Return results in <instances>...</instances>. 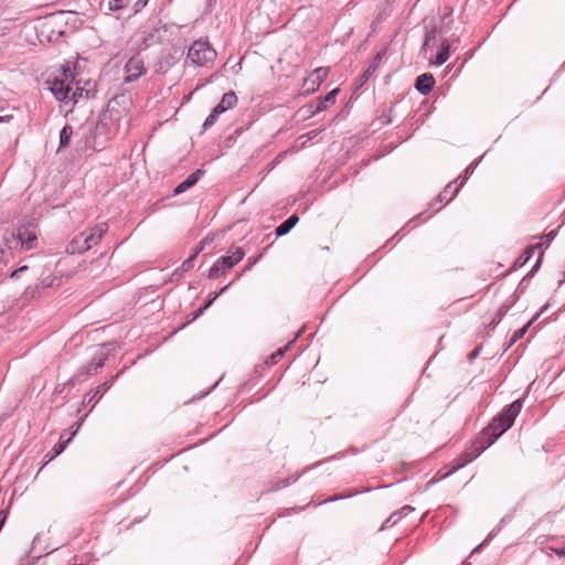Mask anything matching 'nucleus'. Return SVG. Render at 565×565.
<instances>
[{
	"mask_svg": "<svg viewBox=\"0 0 565 565\" xmlns=\"http://www.w3.org/2000/svg\"><path fill=\"white\" fill-rule=\"evenodd\" d=\"M523 403L524 397H520L505 405L470 441V445L449 463L452 467V471L457 472L472 462L505 434L521 413Z\"/></svg>",
	"mask_w": 565,
	"mask_h": 565,
	"instance_id": "1",
	"label": "nucleus"
},
{
	"mask_svg": "<svg viewBox=\"0 0 565 565\" xmlns=\"http://www.w3.org/2000/svg\"><path fill=\"white\" fill-rule=\"evenodd\" d=\"M78 62L67 61L51 72L46 84L51 93L58 102H72L74 105L86 103L95 95V84L90 81L81 85L78 75Z\"/></svg>",
	"mask_w": 565,
	"mask_h": 565,
	"instance_id": "2",
	"label": "nucleus"
},
{
	"mask_svg": "<svg viewBox=\"0 0 565 565\" xmlns=\"http://www.w3.org/2000/svg\"><path fill=\"white\" fill-rule=\"evenodd\" d=\"M115 108H102L100 114L94 126H88L85 134V147L94 151H102L107 147L109 141V124L111 111Z\"/></svg>",
	"mask_w": 565,
	"mask_h": 565,
	"instance_id": "3",
	"label": "nucleus"
},
{
	"mask_svg": "<svg viewBox=\"0 0 565 565\" xmlns=\"http://www.w3.org/2000/svg\"><path fill=\"white\" fill-rule=\"evenodd\" d=\"M108 226L106 223H98L89 230L88 233L82 232L76 235L67 245L66 252L68 254H83L97 245L103 235L107 232Z\"/></svg>",
	"mask_w": 565,
	"mask_h": 565,
	"instance_id": "4",
	"label": "nucleus"
},
{
	"mask_svg": "<svg viewBox=\"0 0 565 565\" xmlns=\"http://www.w3.org/2000/svg\"><path fill=\"white\" fill-rule=\"evenodd\" d=\"M188 58L195 66L207 67L216 58V51L207 41H195L188 51Z\"/></svg>",
	"mask_w": 565,
	"mask_h": 565,
	"instance_id": "5",
	"label": "nucleus"
},
{
	"mask_svg": "<svg viewBox=\"0 0 565 565\" xmlns=\"http://www.w3.org/2000/svg\"><path fill=\"white\" fill-rule=\"evenodd\" d=\"M125 370H126V367L121 369L117 374L109 376L102 384H99L95 388L87 392L83 397L82 406L83 407L89 406L88 413H90L95 408L96 404L103 398L105 393L108 390H110V387L114 385V383L125 372Z\"/></svg>",
	"mask_w": 565,
	"mask_h": 565,
	"instance_id": "6",
	"label": "nucleus"
},
{
	"mask_svg": "<svg viewBox=\"0 0 565 565\" xmlns=\"http://www.w3.org/2000/svg\"><path fill=\"white\" fill-rule=\"evenodd\" d=\"M12 238L20 244V248L31 250L38 246V234L35 226L31 223L19 225L12 233Z\"/></svg>",
	"mask_w": 565,
	"mask_h": 565,
	"instance_id": "7",
	"label": "nucleus"
},
{
	"mask_svg": "<svg viewBox=\"0 0 565 565\" xmlns=\"http://www.w3.org/2000/svg\"><path fill=\"white\" fill-rule=\"evenodd\" d=\"M329 74L328 67L316 68L305 81L302 89L305 94L313 93Z\"/></svg>",
	"mask_w": 565,
	"mask_h": 565,
	"instance_id": "8",
	"label": "nucleus"
},
{
	"mask_svg": "<svg viewBox=\"0 0 565 565\" xmlns=\"http://www.w3.org/2000/svg\"><path fill=\"white\" fill-rule=\"evenodd\" d=\"M487 153H488V151H486L480 158L473 160L463 170V172L456 180H454L456 182V186L454 188V190L451 192V195L448 199V201H452L456 198V195L459 193L460 189L466 184V182L468 181L470 175L473 173V171L477 169V167L480 164V162L482 161V159L484 158V156Z\"/></svg>",
	"mask_w": 565,
	"mask_h": 565,
	"instance_id": "9",
	"label": "nucleus"
},
{
	"mask_svg": "<svg viewBox=\"0 0 565 565\" xmlns=\"http://www.w3.org/2000/svg\"><path fill=\"white\" fill-rule=\"evenodd\" d=\"M542 262H543V253L539 254L537 259L534 263V265L532 266V268L520 280L519 285L516 286V288L514 290V292L512 294L514 296V299H520V297L525 292L530 281H531V279L534 277V275L541 268Z\"/></svg>",
	"mask_w": 565,
	"mask_h": 565,
	"instance_id": "10",
	"label": "nucleus"
},
{
	"mask_svg": "<svg viewBox=\"0 0 565 565\" xmlns=\"http://www.w3.org/2000/svg\"><path fill=\"white\" fill-rule=\"evenodd\" d=\"M205 174L204 169H196L193 172H191L183 181H181L179 184H177L172 190V195L177 196L180 195L191 188H193L200 179Z\"/></svg>",
	"mask_w": 565,
	"mask_h": 565,
	"instance_id": "11",
	"label": "nucleus"
},
{
	"mask_svg": "<svg viewBox=\"0 0 565 565\" xmlns=\"http://www.w3.org/2000/svg\"><path fill=\"white\" fill-rule=\"evenodd\" d=\"M105 362L106 356L104 354L100 356L93 354L90 361L78 369L77 374L85 381L87 377L95 375L104 366Z\"/></svg>",
	"mask_w": 565,
	"mask_h": 565,
	"instance_id": "12",
	"label": "nucleus"
},
{
	"mask_svg": "<svg viewBox=\"0 0 565 565\" xmlns=\"http://www.w3.org/2000/svg\"><path fill=\"white\" fill-rule=\"evenodd\" d=\"M233 267H234V265L231 262V257H228L226 255H222L210 267L209 273H207V278L211 280L217 279L218 277L224 275L227 270L232 269Z\"/></svg>",
	"mask_w": 565,
	"mask_h": 565,
	"instance_id": "13",
	"label": "nucleus"
},
{
	"mask_svg": "<svg viewBox=\"0 0 565 565\" xmlns=\"http://www.w3.org/2000/svg\"><path fill=\"white\" fill-rule=\"evenodd\" d=\"M146 72L143 62L138 57L130 58L125 65V82H134Z\"/></svg>",
	"mask_w": 565,
	"mask_h": 565,
	"instance_id": "14",
	"label": "nucleus"
},
{
	"mask_svg": "<svg viewBox=\"0 0 565 565\" xmlns=\"http://www.w3.org/2000/svg\"><path fill=\"white\" fill-rule=\"evenodd\" d=\"M415 510L412 505H404L401 509L394 511L381 525L380 531H385L387 529L396 525L403 518L407 516Z\"/></svg>",
	"mask_w": 565,
	"mask_h": 565,
	"instance_id": "15",
	"label": "nucleus"
},
{
	"mask_svg": "<svg viewBox=\"0 0 565 565\" xmlns=\"http://www.w3.org/2000/svg\"><path fill=\"white\" fill-rule=\"evenodd\" d=\"M195 260V254H191L184 259L178 268H175L171 275L163 280V284L172 282L182 277V275L193 268Z\"/></svg>",
	"mask_w": 565,
	"mask_h": 565,
	"instance_id": "16",
	"label": "nucleus"
},
{
	"mask_svg": "<svg viewBox=\"0 0 565 565\" xmlns=\"http://www.w3.org/2000/svg\"><path fill=\"white\" fill-rule=\"evenodd\" d=\"M551 307V302H546L541 309L520 329L515 330L512 334V343L521 340L524 334L527 332L529 328L539 319V317L544 313Z\"/></svg>",
	"mask_w": 565,
	"mask_h": 565,
	"instance_id": "17",
	"label": "nucleus"
},
{
	"mask_svg": "<svg viewBox=\"0 0 565 565\" xmlns=\"http://www.w3.org/2000/svg\"><path fill=\"white\" fill-rule=\"evenodd\" d=\"M440 49L436 56L430 58V63L437 66L443 65L449 58L450 41L448 39H439Z\"/></svg>",
	"mask_w": 565,
	"mask_h": 565,
	"instance_id": "18",
	"label": "nucleus"
},
{
	"mask_svg": "<svg viewBox=\"0 0 565 565\" xmlns=\"http://www.w3.org/2000/svg\"><path fill=\"white\" fill-rule=\"evenodd\" d=\"M322 462L323 461H318V462H316L313 465L307 466L300 472H298L296 475H292V476H289V477H287L285 479L279 480V481H276L278 489L281 490L284 488H287V487L296 483L305 473H307L308 471L312 470L313 468L320 466Z\"/></svg>",
	"mask_w": 565,
	"mask_h": 565,
	"instance_id": "19",
	"label": "nucleus"
},
{
	"mask_svg": "<svg viewBox=\"0 0 565 565\" xmlns=\"http://www.w3.org/2000/svg\"><path fill=\"white\" fill-rule=\"evenodd\" d=\"M299 222L297 214H291L282 223L275 228L276 237H282L287 235Z\"/></svg>",
	"mask_w": 565,
	"mask_h": 565,
	"instance_id": "20",
	"label": "nucleus"
},
{
	"mask_svg": "<svg viewBox=\"0 0 565 565\" xmlns=\"http://www.w3.org/2000/svg\"><path fill=\"white\" fill-rule=\"evenodd\" d=\"M518 300L519 299H514V296L511 295L510 298L498 308V310L493 315V328H497V326L501 322L503 317L516 303Z\"/></svg>",
	"mask_w": 565,
	"mask_h": 565,
	"instance_id": "21",
	"label": "nucleus"
},
{
	"mask_svg": "<svg viewBox=\"0 0 565 565\" xmlns=\"http://www.w3.org/2000/svg\"><path fill=\"white\" fill-rule=\"evenodd\" d=\"M40 540H41L40 534H36L33 537L32 546H31L30 551L21 557L19 565H34L35 562L42 556V554L31 556L34 553L36 544L40 542Z\"/></svg>",
	"mask_w": 565,
	"mask_h": 565,
	"instance_id": "22",
	"label": "nucleus"
},
{
	"mask_svg": "<svg viewBox=\"0 0 565 565\" xmlns=\"http://www.w3.org/2000/svg\"><path fill=\"white\" fill-rule=\"evenodd\" d=\"M120 344L117 341H109L102 343L99 348L93 353L95 356H100L104 354L106 356V361L109 359L111 354L116 351L120 350Z\"/></svg>",
	"mask_w": 565,
	"mask_h": 565,
	"instance_id": "23",
	"label": "nucleus"
},
{
	"mask_svg": "<svg viewBox=\"0 0 565 565\" xmlns=\"http://www.w3.org/2000/svg\"><path fill=\"white\" fill-rule=\"evenodd\" d=\"M435 83L434 76L431 74H423L417 77L415 87L423 94H427L430 92Z\"/></svg>",
	"mask_w": 565,
	"mask_h": 565,
	"instance_id": "24",
	"label": "nucleus"
},
{
	"mask_svg": "<svg viewBox=\"0 0 565 565\" xmlns=\"http://www.w3.org/2000/svg\"><path fill=\"white\" fill-rule=\"evenodd\" d=\"M532 248H529L527 246L522 250V253L515 258V260L512 263L509 271L518 270L522 267H524L530 259L533 257Z\"/></svg>",
	"mask_w": 565,
	"mask_h": 565,
	"instance_id": "25",
	"label": "nucleus"
},
{
	"mask_svg": "<svg viewBox=\"0 0 565 565\" xmlns=\"http://www.w3.org/2000/svg\"><path fill=\"white\" fill-rule=\"evenodd\" d=\"M372 490H373L372 488H365V489H361V490L348 491V492H344V493L335 494L333 497L327 498L320 504H326V503H330V502H337V501L344 500V499H351V498H353L355 495L371 492Z\"/></svg>",
	"mask_w": 565,
	"mask_h": 565,
	"instance_id": "26",
	"label": "nucleus"
},
{
	"mask_svg": "<svg viewBox=\"0 0 565 565\" xmlns=\"http://www.w3.org/2000/svg\"><path fill=\"white\" fill-rule=\"evenodd\" d=\"M302 332V330H299L297 335L298 337L300 333ZM297 338H294L291 341H289L285 347L282 348H279L278 350H276L273 354H270L266 361L267 364L269 365H274L276 364L284 355L285 353L289 350V348L294 344V342L296 341Z\"/></svg>",
	"mask_w": 565,
	"mask_h": 565,
	"instance_id": "27",
	"label": "nucleus"
},
{
	"mask_svg": "<svg viewBox=\"0 0 565 565\" xmlns=\"http://www.w3.org/2000/svg\"><path fill=\"white\" fill-rule=\"evenodd\" d=\"M213 303L214 301L212 298L207 296L205 300L188 316V323H191L200 318Z\"/></svg>",
	"mask_w": 565,
	"mask_h": 565,
	"instance_id": "28",
	"label": "nucleus"
},
{
	"mask_svg": "<svg viewBox=\"0 0 565 565\" xmlns=\"http://www.w3.org/2000/svg\"><path fill=\"white\" fill-rule=\"evenodd\" d=\"M456 186V182L455 181H451L449 182L445 188L444 190L437 195V198L435 199L434 202H431L429 204V207H433L435 204L437 203H445V204H448L450 201H448V199L450 198L451 195V192L454 190V188Z\"/></svg>",
	"mask_w": 565,
	"mask_h": 565,
	"instance_id": "29",
	"label": "nucleus"
},
{
	"mask_svg": "<svg viewBox=\"0 0 565 565\" xmlns=\"http://www.w3.org/2000/svg\"><path fill=\"white\" fill-rule=\"evenodd\" d=\"M72 135H73V127L71 125L66 124L60 131L58 150H62L70 145Z\"/></svg>",
	"mask_w": 565,
	"mask_h": 565,
	"instance_id": "30",
	"label": "nucleus"
},
{
	"mask_svg": "<svg viewBox=\"0 0 565 565\" xmlns=\"http://www.w3.org/2000/svg\"><path fill=\"white\" fill-rule=\"evenodd\" d=\"M228 109L230 108H213L212 113L205 118L202 125V131L210 129L216 122L220 116Z\"/></svg>",
	"mask_w": 565,
	"mask_h": 565,
	"instance_id": "31",
	"label": "nucleus"
},
{
	"mask_svg": "<svg viewBox=\"0 0 565 565\" xmlns=\"http://www.w3.org/2000/svg\"><path fill=\"white\" fill-rule=\"evenodd\" d=\"M430 114H431V111H426L425 114L417 116V113L415 111L413 115L408 116L407 124L411 127H414V130H416L422 125H424L425 120L430 116Z\"/></svg>",
	"mask_w": 565,
	"mask_h": 565,
	"instance_id": "32",
	"label": "nucleus"
},
{
	"mask_svg": "<svg viewBox=\"0 0 565 565\" xmlns=\"http://www.w3.org/2000/svg\"><path fill=\"white\" fill-rule=\"evenodd\" d=\"M67 444L66 441H57L53 448L44 456V459H45V463L52 461L53 459H55L57 456H60L66 448Z\"/></svg>",
	"mask_w": 565,
	"mask_h": 565,
	"instance_id": "33",
	"label": "nucleus"
},
{
	"mask_svg": "<svg viewBox=\"0 0 565 565\" xmlns=\"http://www.w3.org/2000/svg\"><path fill=\"white\" fill-rule=\"evenodd\" d=\"M52 281H46L43 280L40 285H35V286H29L25 291H24V296L28 298H34L38 294H40V291L42 289H45V288H49L51 286Z\"/></svg>",
	"mask_w": 565,
	"mask_h": 565,
	"instance_id": "34",
	"label": "nucleus"
},
{
	"mask_svg": "<svg viewBox=\"0 0 565 565\" xmlns=\"http://www.w3.org/2000/svg\"><path fill=\"white\" fill-rule=\"evenodd\" d=\"M322 131V129H312L298 137L297 141H300L301 147H306L309 142H312Z\"/></svg>",
	"mask_w": 565,
	"mask_h": 565,
	"instance_id": "35",
	"label": "nucleus"
},
{
	"mask_svg": "<svg viewBox=\"0 0 565 565\" xmlns=\"http://www.w3.org/2000/svg\"><path fill=\"white\" fill-rule=\"evenodd\" d=\"M88 416V413H85L83 414L70 428H68V433H70V437L68 439L66 440V444H68L75 436L76 434L78 433L79 428L82 427V425L84 424L85 419L87 418Z\"/></svg>",
	"mask_w": 565,
	"mask_h": 565,
	"instance_id": "36",
	"label": "nucleus"
},
{
	"mask_svg": "<svg viewBox=\"0 0 565 565\" xmlns=\"http://www.w3.org/2000/svg\"><path fill=\"white\" fill-rule=\"evenodd\" d=\"M424 214H425V213H420V214H418L416 217H414V218L409 220V221H408V223H407L405 226H403V227H402V228H401V230H399V231H398V232H397V233H396V234L391 238V241H393V239L401 241V239L406 235V233H405L406 227H408V226H412V228L416 227V226H417V223H416V222H417V220L422 218Z\"/></svg>",
	"mask_w": 565,
	"mask_h": 565,
	"instance_id": "37",
	"label": "nucleus"
},
{
	"mask_svg": "<svg viewBox=\"0 0 565 565\" xmlns=\"http://www.w3.org/2000/svg\"><path fill=\"white\" fill-rule=\"evenodd\" d=\"M226 256L231 257V262L236 266L244 258L245 250L243 247H232Z\"/></svg>",
	"mask_w": 565,
	"mask_h": 565,
	"instance_id": "38",
	"label": "nucleus"
},
{
	"mask_svg": "<svg viewBox=\"0 0 565 565\" xmlns=\"http://www.w3.org/2000/svg\"><path fill=\"white\" fill-rule=\"evenodd\" d=\"M443 33H444V31H441V30L437 31L436 29L428 31L426 33L423 50L426 51L431 44H434L436 42L438 35H441Z\"/></svg>",
	"mask_w": 565,
	"mask_h": 565,
	"instance_id": "39",
	"label": "nucleus"
},
{
	"mask_svg": "<svg viewBox=\"0 0 565 565\" xmlns=\"http://www.w3.org/2000/svg\"><path fill=\"white\" fill-rule=\"evenodd\" d=\"M456 471H452V467L448 465H446L444 468H441L440 470H438L435 476L431 478L435 480L436 483L440 482L441 480L450 477L452 473H455Z\"/></svg>",
	"mask_w": 565,
	"mask_h": 565,
	"instance_id": "40",
	"label": "nucleus"
},
{
	"mask_svg": "<svg viewBox=\"0 0 565 565\" xmlns=\"http://www.w3.org/2000/svg\"><path fill=\"white\" fill-rule=\"evenodd\" d=\"M392 110L393 108H387V110H384L380 117H377L376 120L373 121V125L379 124V128L382 126L388 125L392 122Z\"/></svg>",
	"mask_w": 565,
	"mask_h": 565,
	"instance_id": "41",
	"label": "nucleus"
},
{
	"mask_svg": "<svg viewBox=\"0 0 565 565\" xmlns=\"http://www.w3.org/2000/svg\"><path fill=\"white\" fill-rule=\"evenodd\" d=\"M557 232V230H552L543 235L533 236V238L542 239L545 243V248H547L551 245V243L555 239Z\"/></svg>",
	"mask_w": 565,
	"mask_h": 565,
	"instance_id": "42",
	"label": "nucleus"
},
{
	"mask_svg": "<svg viewBox=\"0 0 565 565\" xmlns=\"http://www.w3.org/2000/svg\"><path fill=\"white\" fill-rule=\"evenodd\" d=\"M237 103V96L233 92L225 93L217 106H234Z\"/></svg>",
	"mask_w": 565,
	"mask_h": 565,
	"instance_id": "43",
	"label": "nucleus"
},
{
	"mask_svg": "<svg viewBox=\"0 0 565 565\" xmlns=\"http://www.w3.org/2000/svg\"><path fill=\"white\" fill-rule=\"evenodd\" d=\"M128 0H107V7L110 11H117L125 8Z\"/></svg>",
	"mask_w": 565,
	"mask_h": 565,
	"instance_id": "44",
	"label": "nucleus"
},
{
	"mask_svg": "<svg viewBox=\"0 0 565 565\" xmlns=\"http://www.w3.org/2000/svg\"><path fill=\"white\" fill-rule=\"evenodd\" d=\"M264 256V253L258 254L257 256L249 257L244 266V271L250 270Z\"/></svg>",
	"mask_w": 565,
	"mask_h": 565,
	"instance_id": "45",
	"label": "nucleus"
},
{
	"mask_svg": "<svg viewBox=\"0 0 565 565\" xmlns=\"http://www.w3.org/2000/svg\"><path fill=\"white\" fill-rule=\"evenodd\" d=\"M234 281H231L230 284L223 286L221 289L216 290V291H213V292H210L209 296L212 298V300L215 302V300L222 296L224 292L227 291V289L232 286Z\"/></svg>",
	"mask_w": 565,
	"mask_h": 565,
	"instance_id": "46",
	"label": "nucleus"
},
{
	"mask_svg": "<svg viewBox=\"0 0 565 565\" xmlns=\"http://www.w3.org/2000/svg\"><path fill=\"white\" fill-rule=\"evenodd\" d=\"M83 382L81 375H78L77 373L74 374L72 377H70L65 383H63L65 385L66 388H72L74 387L77 383H81Z\"/></svg>",
	"mask_w": 565,
	"mask_h": 565,
	"instance_id": "47",
	"label": "nucleus"
},
{
	"mask_svg": "<svg viewBox=\"0 0 565 565\" xmlns=\"http://www.w3.org/2000/svg\"><path fill=\"white\" fill-rule=\"evenodd\" d=\"M338 94H339V88L332 89L328 95H326L323 100L320 102L318 106H322L323 103H332L333 104L335 102V96Z\"/></svg>",
	"mask_w": 565,
	"mask_h": 565,
	"instance_id": "48",
	"label": "nucleus"
},
{
	"mask_svg": "<svg viewBox=\"0 0 565 565\" xmlns=\"http://www.w3.org/2000/svg\"><path fill=\"white\" fill-rule=\"evenodd\" d=\"M481 350H482V344H479L471 352H469V354L467 355L468 362L472 363L478 358Z\"/></svg>",
	"mask_w": 565,
	"mask_h": 565,
	"instance_id": "49",
	"label": "nucleus"
},
{
	"mask_svg": "<svg viewBox=\"0 0 565 565\" xmlns=\"http://www.w3.org/2000/svg\"><path fill=\"white\" fill-rule=\"evenodd\" d=\"M223 380V376L220 377L212 386H210L206 391H202L199 395H198V399H201L203 397H205L206 395H209L212 391H214L216 388V386L220 384V382Z\"/></svg>",
	"mask_w": 565,
	"mask_h": 565,
	"instance_id": "50",
	"label": "nucleus"
},
{
	"mask_svg": "<svg viewBox=\"0 0 565 565\" xmlns=\"http://www.w3.org/2000/svg\"><path fill=\"white\" fill-rule=\"evenodd\" d=\"M28 269H29V267L26 265H22V266L18 267L17 269H14L9 275V277L12 278V279L19 278L21 276V274L26 271Z\"/></svg>",
	"mask_w": 565,
	"mask_h": 565,
	"instance_id": "51",
	"label": "nucleus"
},
{
	"mask_svg": "<svg viewBox=\"0 0 565 565\" xmlns=\"http://www.w3.org/2000/svg\"><path fill=\"white\" fill-rule=\"evenodd\" d=\"M303 509H305V507H295V508L285 509L284 512L279 514V516L291 515L292 513L300 512Z\"/></svg>",
	"mask_w": 565,
	"mask_h": 565,
	"instance_id": "52",
	"label": "nucleus"
},
{
	"mask_svg": "<svg viewBox=\"0 0 565 565\" xmlns=\"http://www.w3.org/2000/svg\"><path fill=\"white\" fill-rule=\"evenodd\" d=\"M499 533H500V526H495V527H493V529L489 532V534L487 535V537L483 540V541H484V543L488 545V544H489V542H490L493 537H495Z\"/></svg>",
	"mask_w": 565,
	"mask_h": 565,
	"instance_id": "53",
	"label": "nucleus"
},
{
	"mask_svg": "<svg viewBox=\"0 0 565 565\" xmlns=\"http://www.w3.org/2000/svg\"><path fill=\"white\" fill-rule=\"evenodd\" d=\"M527 247H529V248H532V253H533V254H534L536 250H541V252H540V254H541V253H543V254H544V249H546V248H545V243H544V242H539V243H536V244L529 245Z\"/></svg>",
	"mask_w": 565,
	"mask_h": 565,
	"instance_id": "54",
	"label": "nucleus"
},
{
	"mask_svg": "<svg viewBox=\"0 0 565 565\" xmlns=\"http://www.w3.org/2000/svg\"><path fill=\"white\" fill-rule=\"evenodd\" d=\"M512 514H505L498 523L497 526H500V531L502 530V527L509 523L511 520H512Z\"/></svg>",
	"mask_w": 565,
	"mask_h": 565,
	"instance_id": "55",
	"label": "nucleus"
},
{
	"mask_svg": "<svg viewBox=\"0 0 565 565\" xmlns=\"http://www.w3.org/2000/svg\"><path fill=\"white\" fill-rule=\"evenodd\" d=\"M376 70L375 64H371L363 74V78L366 81Z\"/></svg>",
	"mask_w": 565,
	"mask_h": 565,
	"instance_id": "56",
	"label": "nucleus"
},
{
	"mask_svg": "<svg viewBox=\"0 0 565 565\" xmlns=\"http://www.w3.org/2000/svg\"><path fill=\"white\" fill-rule=\"evenodd\" d=\"M278 490H279V489H278V487H277V483H276V482H273V483L270 484V487H269V488H267V489H265V490H263V491H262V494H267V493L276 492V491H278Z\"/></svg>",
	"mask_w": 565,
	"mask_h": 565,
	"instance_id": "57",
	"label": "nucleus"
},
{
	"mask_svg": "<svg viewBox=\"0 0 565 565\" xmlns=\"http://www.w3.org/2000/svg\"><path fill=\"white\" fill-rule=\"evenodd\" d=\"M348 115H349V108H341V111L330 120V124L333 122L335 119H338L340 116L344 118Z\"/></svg>",
	"mask_w": 565,
	"mask_h": 565,
	"instance_id": "58",
	"label": "nucleus"
},
{
	"mask_svg": "<svg viewBox=\"0 0 565 565\" xmlns=\"http://www.w3.org/2000/svg\"><path fill=\"white\" fill-rule=\"evenodd\" d=\"M66 390L64 384H57L54 388L53 395H60Z\"/></svg>",
	"mask_w": 565,
	"mask_h": 565,
	"instance_id": "59",
	"label": "nucleus"
},
{
	"mask_svg": "<svg viewBox=\"0 0 565 565\" xmlns=\"http://www.w3.org/2000/svg\"><path fill=\"white\" fill-rule=\"evenodd\" d=\"M148 0H137L135 3L136 11H139L141 8H143L147 4Z\"/></svg>",
	"mask_w": 565,
	"mask_h": 565,
	"instance_id": "60",
	"label": "nucleus"
},
{
	"mask_svg": "<svg viewBox=\"0 0 565 565\" xmlns=\"http://www.w3.org/2000/svg\"><path fill=\"white\" fill-rule=\"evenodd\" d=\"M204 248V241H201L199 243V246L194 249V252L192 254H195V258L198 257V255L203 250Z\"/></svg>",
	"mask_w": 565,
	"mask_h": 565,
	"instance_id": "61",
	"label": "nucleus"
},
{
	"mask_svg": "<svg viewBox=\"0 0 565 565\" xmlns=\"http://www.w3.org/2000/svg\"><path fill=\"white\" fill-rule=\"evenodd\" d=\"M553 552L557 555V556H565V545L563 547H559V548H553Z\"/></svg>",
	"mask_w": 565,
	"mask_h": 565,
	"instance_id": "62",
	"label": "nucleus"
},
{
	"mask_svg": "<svg viewBox=\"0 0 565 565\" xmlns=\"http://www.w3.org/2000/svg\"><path fill=\"white\" fill-rule=\"evenodd\" d=\"M487 544L482 541L478 546L472 550V553H479Z\"/></svg>",
	"mask_w": 565,
	"mask_h": 565,
	"instance_id": "63",
	"label": "nucleus"
},
{
	"mask_svg": "<svg viewBox=\"0 0 565 565\" xmlns=\"http://www.w3.org/2000/svg\"><path fill=\"white\" fill-rule=\"evenodd\" d=\"M435 484H437V483L435 482V480H434V479H430V480L425 484V487H424V491H427L428 489H430V488H431L433 486H435Z\"/></svg>",
	"mask_w": 565,
	"mask_h": 565,
	"instance_id": "64",
	"label": "nucleus"
}]
</instances>
